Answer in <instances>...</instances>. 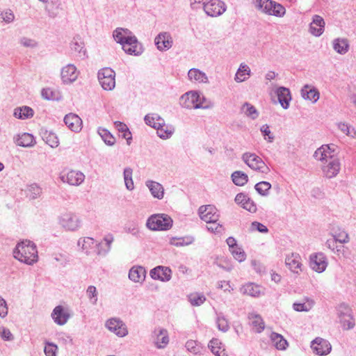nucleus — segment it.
Wrapping results in <instances>:
<instances>
[{"label":"nucleus","mask_w":356,"mask_h":356,"mask_svg":"<svg viewBox=\"0 0 356 356\" xmlns=\"http://www.w3.org/2000/svg\"><path fill=\"white\" fill-rule=\"evenodd\" d=\"M113 36L118 43L122 44L123 50L127 54L136 56L141 54L140 44L129 29L118 28L113 31Z\"/></svg>","instance_id":"1"},{"label":"nucleus","mask_w":356,"mask_h":356,"mask_svg":"<svg viewBox=\"0 0 356 356\" xmlns=\"http://www.w3.org/2000/svg\"><path fill=\"white\" fill-rule=\"evenodd\" d=\"M13 255L15 259L29 265L33 264L38 259L36 245L29 240L19 243L13 250Z\"/></svg>","instance_id":"2"},{"label":"nucleus","mask_w":356,"mask_h":356,"mask_svg":"<svg viewBox=\"0 0 356 356\" xmlns=\"http://www.w3.org/2000/svg\"><path fill=\"white\" fill-rule=\"evenodd\" d=\"M181 105L188 109H207L212 108L213 103L197 91H189L184 94L180 99Z\"/></svg>","instance_id":"3"},{"label":"nucleus","mask_w":356,"mask_h":356,"mask_svg":"<svg viewBox=\"0 0 356 356\" xmlns=\"http://www.w3.org/2000/svg\"><path fill=\"white\" fill-rule=\"evenodd\" d=\"M145 123L156 129L159 138L168 139L172 136L175 128L172 125L166 124L163 118L157 114H149L145 117Z\"/></svg>","instance_id":"4"},{"label":"nucleus","mask_w":356,"mask_h":356,"mask_svg":"<svg viewBox=\"0 0 356 356\" xmlns=\"http://www.w3.org/2000/svg\"><path fill=\"white\" fill-rule=\"evenodd\" d=\"M252 3L258 11L268 15L282 17L286 13L282 5L272 0H253Z\"/></svg>","instance_id":"5"},{"label":"nucleus","mask_w":356,"mask_h":356,"mask_svg":"<svg viewBox=\"0 0 356 356\" xmlns=\"http://www.w3.org/2000/svg\"><path fill=\"white\" fill-rule=\"evenodd\" d=\"M172 220L167 214L159 213L151 216L147 220V227L154 231L168 230L172 226Z\"/></svg>","instance_id":"6"},{"label":"nucleus","mask_w":356,"mask_h":356,"mask_svg":"<svg viewBox=\"0 0 356 356\" xmlns=\"http://www.w3.org/2000/svg\"><path fill=\"white\" fill-rule=\"evenodd\" d=\"M243 161L252 170L262 174H268L270 168L264 161L254 153L245 152L242 155Z\"/></svg>","instance_id":"7"},{"label":"nucleus","mask_w":356,"mask_h":356,"mask_svg":"<svg viewBox=\"0 0 356 356\" xmlns=\"http://www.w3.org/2000/svg\"><path fill=\"white\" fill-rule=\"evenodd\" d=\"M98 80L105 90H112L115 86V72L110 67H104L98 72Z\"/></svg>","instance_id":"8"},{"label":"nucleus","mask_w":356,"mask_h":356,"mask_svg":"<svg viewBox=\"0 0 356 356\" xmlns=\"http://www.w3.org/2000/svg\"><path fill=\"white\" fill-rule=\"evenodd\" d=\"M60 179L63 183L70 186H80L85 180V175L79 170H71L68 172H62Z\"/></svg>","instance_id":"9"},{"label":"nucleus","mask_w":356,"mask_h":356,"mask_svg":"<svg viewBox=\"0 0 356 356\" xmlns=\"http://www.w3.org/2000/svg\"><path fill=\"white\" fill-rule=\"evenodd\" d=\"M337 314L343 330H348L354 327L355 319L350 308L346 305H340Z\"/></svg>","instance_id":"10"},{"label":"nucleus","mask_w":356,"mask_h":356,"mask_svg":"<svg viewBox=\"0 0 356 356\" xmlns=\"http://www.w3.org/2000/svg\"><path fill=\"white\" fill-rule=\"evenodd\" d=\"M314 157L323 163L337 158L335 146L332 144L322 145L315 151Z\"/></svg>","instance_id":"11"},{"label":"nucleus","mask_w":356,"mask_h":356,"mask_svg":"<svg viewBox=\"0 0 356 356\" xmlns=\"http://www.w3.org/2000/svg\"><path fill=\"white\" fill-rule=\"evenodd\" d=\"M203 4L204 12L211 17L219 16L226 10L225 3L220 0H208Z\"/></svg>","instance_id":"12"},{"label":"nucleus","mask_w":356,"mask_h":356,"mask_svg":"<svg viewBox=\"0 0 356 356\" xmlns=\"http://www.w3.org/2000/svg\"><path fill=\"white\" fill-rule=\"evenodd\" d=\"M198 213L205 222H218L220 217L218 209L211 204L201 206L198 209Z\"/></svg>","instance_id":"13"},{"label":"nucleus","mask_w":356,"mask_h":356,"mask_svg":"<svg viewBox=\"0 0 356 356\" xmlns=\"http://www.w3.org/2000/svg\"><path fill=\"white\" fill-rule=\"evenodd\" d=\"M311 348L316 355L324 356L327 355L331 352L332 345L327 340L316 337L312 341Z\"/></svg>","instance_id":"14"},{"label":"nucleus","mask_w":356,"mask_h":356,"mask_svg":"<svg viewBox=\"0 0 356 356\" xmlns=\"http://www.w3.org/2000/svg\"><path fill=\"white\" fill-rule=\"evenodd\" d=\"M286 267L294 274L299 275L302 271V260L298 253H291L285 258Z\"/></svg>","instance_id":"15"},{"label":"nucleus","mask_w":356,"mask_h":356,"mask_svg":"<svg viewBox=\"0 0 356 356\" xmlns=\"http://www.w3.org/2000/svg\"><path fill=\"white\" fill-rule=\"evenodd\" d=\"M322 172L323 176L331 179L336 177L341 169V163L338 157L330 160L326 163H323L322 165Z\"/></svg>","instance_id":"16"},{"label":"nucleus","mask_w":356,"mask_h":356,"mask_svg":"<svg viewBox=\"0 0 356 356\" xmlns=\"http://www.w3.org/2000/svg\"><path fill=\"white\" fill-rule=\"evenodd\" d=\"M60 225L65 229L75 231L81 227L80 218L74 213L63 214L60 218Z\"/></svg>","instance_id":"17"},{"label":"nucleus","mask_w":356,"mask_h":356,"mask_svg":"<svg viewBox=\"0 0 356 356\" xmlns=\"http://www.w3.org/2000/svg\"><path fill=\"white\" fill-rule=\"evenodd\" d=\"M79 72L75 65L68 64L61 69L60 76L63 82L65 84H70L74 82L78 76Z\"/></svg>","instance_id":"18"},{"label":"nucleus","mask_w":356,"mask_h":356,"mask_svg":"<svg viewBox=\"0 0 356 356\" xmlns=\"http://www.w3.org/2000/svg\"><path fill=\"white\" fill-rule=\"evenodd\" d=\"M106 327L120 337L126 336L128 333L125 324L118 318H113L108 320Z\"/></svg>","instance_id":"19"},{"label":"nucleus","mask_w":356,"mask_h":356,"mask_svg":"<svg viewBox=\"0 0 356 356\" xmlns=\"http://www.w3.org/2000/svg\"><path fill=\"white\" fill-rule=\"evenodd\" d=\"M325 26L323 18L318 15H314L309 24V31L312 35L319 37L323 33Z\"/></svg>","instance_id":"20"},{"label":"nucleus","mask_w":356,"mask_h":356,"mask_svg":"<svg viewBox=\"0 0 356 356\" xmlns=\"http://www.w3.org/2000/svg\"><path fill=\"white\" fill-rule=\"evenodd\" d=\"M51 317L57 325H63L69 320L70 314L67 309L64 308L61 305H58L54 309L51 313Z\"/></svg>","instance_id":"21"},{"label":"nucleus","mask_w":356,"mask_h":356,"mask_svg":"<svg viewBox=\"0 0 356 356\" xmlns=\"http://www.w3.org/2000/svg\"><path fill=\"white\" fill-rule=\"evenodd\" d=\"M172 271L168 267L159 266L150 270V276L154 280L162 282L169 281L171 278Z\"/></svg>","instance_id":"22"},{"label":"nucleus","mask_w":356,"mask_h":356,"mask_svg":"<svg viewBox=\"0 0 356 356\" xmlns=\"http://www.w3.org/2000/svg\"><path fill=\"white\" fill-rule=\"evenodd\" d=\"M310 266L311 268L317 273L323 272L327 266L325 256L323 253H317L311 257Z\"/></svg>","instance_id":"23"},{"label":"nucleus","mask_w":356,"mask_h":356,"mask_svg":"<svg viewBox=\"0 0 356 356\" xmlns=\"http://www.w3.org/2000/svg\"><path fill=\"white\" fill-rule=\"evenodd\" d=\"M155 44L160 51H166L172 45V38L169 33L163 32L159 33L155 38Z\"/></svg>","instance_id":"24"},{"label":"nucleus","mask_w":356,"mask_h":356,"mask_svg":"<svg viewBox=\"0 0 356 356\" xmlns=\"http://www.w3.org/2000/svg\"><path fill=\"white\" fill-rule=\"evenodd\" d=\"M300 94L304 99L310 101L312 103H316L320 97L318 90L314 86L308 84L305 85L302 88Z\"/></svg>","instance_id":"25"},{"label":"nucleus","mask_w":356,"mask_h":356,"mask_svg":"<svg viewBox=\"0 0 356 356\" xmlns=\"http://www.w3.org/2000/svg\"><path fill=\"white\" fill-rule=\"evenodd\" d=\"M67 127L74 132H79L82 129V120L80 117L74 113H69L64 118Z\"/></svg>","instance_id":"26"},{"label":"nucleus","mask_w":356,"mask_h":356,"mask_svg":"<svg viewBox=\"0 0 356 356\" xmlns=\"http://www.w3.org/2000/svg\"><path fill=\"white\" fill-rule=\"evenodd\" d=\"M235 202L251 213H255L257 211V208L256 204L248 195L243 193L236 195Z\"/></svg>","instance_id":"27"},{"label":"nucleus","mask_w":356,"mask_h":356,"mask_svg":"<svg viewBox=\"0 0 356 356\" xmlns=\"http://www.w3.org/2000/svg\"><path fill=\"white\" fill-rule=\"evenodd\" d=\"M14 142L17 146L31 147L35 145V140L32 134L23 133L14 136Z\"/></svg>","instance_id":"28"},{"label":"nucleus","mask_w":356,"mask_h":356,"mask_svg":"<svg viewBox=\"0 0 356 356\" xmlns=\"http://www.w3.org/2000/svg\"><path fill=\"white\" fill-rule=\"evenodd\" d=\"M278 101L284 109L289 107L291 101V95L289 88L285 87H280L276 90Z\"/></svg>","instance_id":"29"},{"label":"nucleus","mask_w":356,"mask_h":356,"mask_svg":"<svg viewBox=\"0 0 356 356\" xmlns=\"http://www.w3.org/2000/svg\"><path fill=\"white\" fill-rule=\"evenodd\" d=\"M188 76L191 81L199 83H209L207 74L197 68H191L188 72Z\"/></svg>","instance_id":"30"},{"label":"nucleus","mask_w":356,"mask_h":356,"mask_svg":"<svg viewBox=\"0 0 356 356\" xmlns=\"http://www.w3.org/2000/svg\"><path fill=\"white\" fill-rule=\"evenodd\" d=\"M146 276V270L142 266H134L129 270V278L134 282L142 283Z\"/></svg>","instance_id":"31"},{"label":"nucleus","mask_w":356,"mask_h":356,"mask_svg":"<svg viewBox=\"0 0 356 356\" xmlns=\"http://www.w3.org/2000/svg\"><path fill=\"white\" fill-rule=\"evenodd\" d=\"M145 184L154 197L159 200L163 197L164 188L161 184L154 181L148 180L146 181Z\"/></svg>","instance_id":"32"},{"label":"nucleus","mask_w":356,"mask_h":356,"mask_svg":"<svg viewBox=\"0 0 356 356\" xmlns=\"http://www.w3.org/2000/svg\"><path fill=\"white\" fill-rule=\"evenodd\" d=\"M251 75L250 67L244 63L240 64L234 76L236 83H241L246 81Z\"/></svg>","instance_id":"33"},{"label":"nucleus","mask_w":356,"mask_h":356,"mask_svg":"<svg viewBox=\"0 0 356 356\" xmlns=\"http://www.w3.org/2000/svg\"><path fill=\"white\" fill-rule=\"evenodd\" d=\"M241 292L252 297H259L263 293L261 287L254 283H248L241 288Z\"/></svg>","instance_id":"34"},{"label":"nucleus","mask_w":356,"mask_h":356,"mask_svg":"<svg viewBox=\"0 0 356 356\" xmlns=\"http://www.w3.org/2000/svg\"><path fill=\"white\" fill-rule=\"evenodd\" d=\"M332 47L336 52L343 55L349 50V42L346 38H338L332 41Z\"/></svg>","instance_id":"35"},{"label":"nucleus","mask_w":356,"mask_h":356,"mask_svg":"<svg viewBox=\"0 0 356 356\" xmlns=\"http://www.w3.org/2000/svg\"><path fill=\"white\" fill-rule=\"evenodd\" d=\"M250 323L252 326L253 330L260 333L264 329V322L261 317L255 313H250L248 315Z\"/></svg>","instance_id":"36"},{"label":"nucleus","mask_w":356,"mask_h":356,"mask_svg":"<svg viewBox=\"0 0 356 356\" xmlns=\"http://www.w3.org/2000/svg\"><path fill=\"white\" fill-rule=\"evenodd\" d=\"M33 110L31 107L24 106L16 108L14 110L13 115L16 118L25 120L32 118L33 116Z\"/></svg>","instance_id":"37"},{"label":"nucleus","mask_w":356,"mask_h":356,"mask_svg":"<svg viewBox=\"0 0 356 356\" xmlns=\"http://www.w3.org/2000/svg\"><path fill=\"white\" fill-rule=\"evenodd\" d=\"M241 111L246 117L252 120H255L259 117V112L257 108L248 102L242 105Z\"/></svg>","instance_id":"38"},{"label":"nucleus","mask_w":356,"mask_h":356,"mask_svg":"<svg viewBox=\"0 0 356 356\" xmlns=\"http://www.w3.org/2000/svg\"><path fill=\"white\" fill-rule=\"evenodd\" d=\"M270 339L275 347L278 350H285L288 346L286 340L284 339L281 334L272 332L270 334Z\"/></svg>","instance_id":"39"},{"label":"nucleus","mask_w":356,"mask_h":356,"mask_svg":"<svg viewBox=\"0 0 356 356\" xmlns=\"http://www.w3.org/2000/svg\"><path fill=\"white\" fill-rule=\"evenodd\" d=\"M169 342L168 334L166 330L161 329L156 334L155 344L158 348H163L167 346Z\"/></svg>","instance_id":"40"},{"label":"nucleus","mask_w":356,"mask_h":356,"mask_svg":"<svg viewBox=\"0 0 356 356\" xmlns=\"http://www.w3.org/2000/svg\"><path fill=\"white\" fill-rule=\"evenodd\" d=\"M314 305V301L312 299H306L303 302H295L293 308L297 312H309Z\"/></svg>","instance_id":"41"},{"label":"nucleus","mask_w":356,"mask_h":356,"mask_svg":"<svg viewBox=\"0 0 356 356\" xmlns=\"http://www.w3.org/2000/svg\"><path fill=\"white\" fill-rule=\"evenodd\" d=\"M233 182L237 186H244L248 181V175L242 171H235L232 175Z\"/></svg>","instance_id":"42"},{"label":"nucleus","mask_w":356,"mask_h":356,"mask_svg":"<svg viewBox=\"0 0 356 356\" xmlns=\"http://www.w3.org/2000/svg\"><path fill=\"white\" fill-rule=\"evenodd\" d=\"M98 134L107 145L113 146L115 143V138L107 129L99 127Z\"/></svg>","instance_id":"43"},{"label":"nucleus","mask_w":356,"mask_h":356,"mask_svg":"<svg viewBox=\"0 0 356 356\" xmlns=\"http://www.w3.org/2000/svg\"><path fill=\"white\" fill-rule=\"evenodd\" d=\"M221 342L218 339H212L209 343L211 351L217 356H226L225 350H221Z\"/></svg>","instance_id":"44"},{"label":"nucleus","mask_w":356,"mask_h":356,"mask_svg":"<svg viewBox=\"0 0 356 356\" xmlns=\"http://www.w3.org/2000/svg\"><path fill=\"white\" fill-rule=\"evenodd\" d=\"M42 139L52 148L57 147L59 145L58 138L54 133L45 131L42 136Z\"/></svg>","instance_id":"45"},{"label":"nucleus","mask_w":356,"mask_h":356,"mask_svg":"<svg viewBox=\"0 0 356 356\" xmlns=\"http://www.w3.org/2000/svg\"><path fill=\"white\" fill-rule=\"evenodd\" d=\"M337 127L342 133L349 137L356 138V129L351 125L344 122H339L337 124Z\"/></svg>","instance_id":"46"},{"label":"nucleus","mask_w":356,"mask_h":356,"mask_svg":"<svg viewBox=\"0 0 356 356\" xmlns=\"http://www.w3.org/2000/svg\"><path fill=\"white\" fill-rule=\"evenodd\" d=\"M133 170L130 168H126L124 170V180L126 188L129 191H132L134 188V184L132 179Z\"/></svg>","instance_id":"47"},{"label":"nucleus","mask_w":356,"mask_h":356,"mask_svg":"<svg viewBox=\"0 0 356 356\" xmlns=\"http://www.w3.org/2000/svg\"><path fill=\"white\" fill-rule=\"evenodd\" d=\"M188 300L193 306H200L205 302L206 298L202 293H193L189 295Z\"/></svg>","instance_id":"48"},{"label":"nucleus","mask_w":356,"mask_h":356,"mask_svg":"<svg viewBox=\"0 0 356 356\" xmlns=\"http://www.w3.org/2000/svg\"><path fill=\"white\" fill-rule=\"evenodd\" d=\"M271 188V184L268 181H260L254 186L257 192L262 196L268 195L269 190Z\"/></svg>","instance_id":"49"},{"label":"nucleus","mask_w":356,"mask_h":356,"mask_svg":"<svg viewBox=\"0 0 356 356\" xmlns=\"http://www.w3.org/2000/svg\"><path fill=\"white\" fill-rule=\"evenodd\" d=\"M27 195L31 199H36L42 194V188L36 184H32L27 187Z\"/></svg>","instance_id":"50"},{"label":"nucleus","mask_w":356,"mask_h":356,"mask_svg":"<svg viewBox=\"0 0 356 356\" xmlns=\"http://www.w3.org/2000/svg\"><path fill=\"white\" fill-rule=\"evenodd\" d=\"M94 239L90 237H85L78 241V245L88 254L94 245Z\"/></svg>","instance_id":"51"},{"label":"nucleus","mask_w":356,"mask_h":356,"mask_svg":"<svg viewBox=\"0 0 356 356\" xmlns=\"http://www.w3.org/2000/svg\"><path fill=\"white\" fill-rule=\"evenodd\" d=\"M56 2L51 0L50 2L45 3V10L48 14V16L51 18H55L58 14V6H55Z\"/></svg>","instance_id":"52"},{"label":"nucleus","mask_w":356,"mask_h":356,"mask_svg":"<svg viewBox=\"0 0 356 356\" xmlns=\"http://www.w3.org/2000/svg\"><path fill=\"white\" fill-rule=\"evenodd\" d=\"M15 19V15L10 9H6L0 13V20L7 24L13 22Z\"/></svg>","instance_id":"53"},{"label":"nucleus","mask_w":356,"mask_h":356,"mask_svg":"<svg viewBox=\"0 0 356 356\" xmlns=\"http://www.w3.org/2000/svg\"><path fill=\"white\" fill-rule=\"evenodd\" d=\"M41 95L47 100L58 99L56 92L49 88H43L41 91Z\"/></svg>","instance_id":"54"},{"label":"nucleus","mask_w":356,"mask_h":356,"mask_svg":"<svg viewBox=\"0 0 356 356\" xmlns=\"http://www.w3.org/2000/svg\"><path fill=\"white\" fill-rule=\"evenodd\" d=\"M186 348L193 354H197L201 351L202 347L196 341L189 340L186 343Z\"/></svg>","instance_id":"55"},{"label":"nucleus","mask_w":356,"mask_h":356,"mask_svg":"<svg viewBox=\"0 0 356 356\" xmlns=\"http://www.w3.org/2000/svg\"><path fill=\"white\" fill-rule=\"evenodd\" d=\"M216 323L218 330L222 332H225L229 329V322L223 316H218Z\"/></svg>","instance_id":"56"},{"label":"nucleus","mask_w":356,"mask_h":356,"mask_svg":"<svg viewBox=\"0 0 356 356\" xmlns=\"http://www.w3.org/2000/svg\"><path fill=\"white\" fill-rule=\"evenodd\" d=\"M230 251L234 258L239 262L243 261L246 258L245 252L238 246L235 247Z\"/></svg>","instance_id":"57"},{"label":"nucleus","mask_w":356,"mask_h":356,"mask_svg":"<svg viewBox=\"0 0 356 356\" xmlns=\"http://www.w3.org/2000/svg\"><path fill=\"white\" fill-rule=\"evenodd\" d=\"M86 295L92 305H96L97 302V291L94 286H89L86 291Z\"/></svg>","instance_id":"58"},{"label":"nucleus","mask_w":356,"mask_h":356,"mask_svg":"<svg viewBox=\"0 0 356 356\" xmlns=\"http://www.w3.org/2000/svg\"><path fill=\"white\" fill-rule=\"evenodd\" d=\"M58 346L53 343H47L44 352L46 356H56Z\"/></svg>","instance_id":"59"},{"label":"nucleus","mask_w":356,"mask_h":356,"mask_svg":"<svg viewBox=\"0 0 356 356\" xmlns=\"http://www.w3.org/2000/svg\"><path fill=\"white\" fill-rule=\"evenodd\" d=\"M207 229L213 233H221L223 231L222 225L218 222H207Z\"/></svg>","instance_id":"60"},{"label":"nucleus","mask_w":356,"mask_h":356,"mask_svg":"<svg viewBox=\"0 0 356 356\" xmlns=\"http://www.w3.org/2000/svg\"><path fill=\"white\" fill-rule=\"evenodd\" d=\"M250 228H251V230H252V231L257 230L261 233L268 232V228L266 227V226H265L264 225H263L259 222H257V221L252 222Z\"/></svg>","instance_id":"61"},{"label":"nucleus","mask_w":356,"mask_h":356,"mask_svg":"<svg viewBox=\"0 0 356 356\" xmlns=\"http://www.w3.org/2000/svg\"><path fill=\"white\" fill-rule=\"evenodd\" d=\"M334 238L340 243H346L349 241L348 234L346 232H341L334 236Z\"/></svg>","instance_id":"62"},{"label":"nucleus","mask_w":356,"mask_h":356,"mask_svg":"<svg viewBox=\"0 0 356 356\" xmlns=\"http://www.w3.org/2000/svg\"><path fill=\"white\" fill-rule=\"evenodd\" d=\"M0 336L3 339L6 341H11L14 338L9 329L6 327L0 329Z\"/></svg>","instance_id":"63"},{"label":"nucleus","mask_w":356,"mask_h":356,"mask_svg":"<svg viewBox=\"0 0 356 356\" xmlns=\"http://www.w3.org/2000/svg\"><path fill=\"white\" fill-rule=\"evenodd\" d=\"M218 288L222 289L225 292L230 293L233 291V288L231 286L230 282L229 281H220L218 282Z\"/></svg>","instance_id":"64"}]
</instances>
